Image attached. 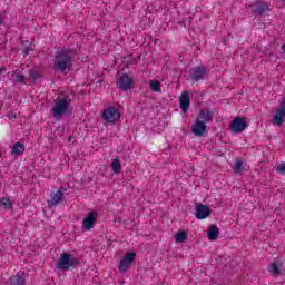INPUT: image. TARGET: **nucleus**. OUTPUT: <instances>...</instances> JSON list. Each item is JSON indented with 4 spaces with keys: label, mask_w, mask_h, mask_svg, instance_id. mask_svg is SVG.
Listing matches in <instances>:
<instances>
[{
    "label": "nucleus",
    "mask_w": 285,
    "mask_h": 285,
    "mask_svg": "<svg viewBox=\"0 0 285 285\" xmlns=\"http://www.w3.org/2000/svg\"><path fill=\"white\" fill-rule=\"evenodd\" d=\"M72 68V53L70 49L62 48L56 52L53 60V69L59 72H66Z\"/></svg>",
    "instance_id": "f257e3e1"
},
{
    "label": "nucleus",
    "mask_w": 285,
    "mask_h": 285,
    "mask_svg": "<svg viewBox=\"0 0 285 285\" xmlns=\"http://www.w3.org/2000/svg\"><path fill=\"white\" fill-rule=\"evenodd\" d=\"M70 97L67 95H60L55 100V106L51 109V115L53 119H57V121H60L62 119L63 115H67V112H70Z\"/></svg>",
    "instance_id": "f03ea898"
},
{
    "label": "nucleus",
    "mask_w": 285,
    "mask_h": 285,
    "mask_svg": "<svg viewBox=\"0 0 285 285\" xmlns=\"http://www.w3.org/2000/svg\"><path fill=\"white\" fill-rule=\"evenodd\" d=\"M79 259L71 257L68 253H62L60 259L57 263L58 271H70L72 266H77Z\"/></svg>",
    "instance_id": "7ed1b4c3"
},
{
    "label": "nucleus",
    "mask_w": 285,
    "mask_h": 285,
    "mask_svg": "<svg viewBox=\"0 0 285 285\" xmlns=\"http://www.w3.org/2000/svg\"><path fill=\"white\" fill-rule=\"evenodd\" d=\"M136 258H137L136 253H131V252L126 253L119 263V266H118L119 273L121 274L128 273V271L130 269V266H132V263L135 262Z\"/></svg>",
    "instance_id": "20e7f679"
},
{
    "label": "nucleus",
    "mask_w": 285,
    "mask_h": 285,
    "mask_svg": "<svg viewBox=\"0 0 285 285\" xmlns=\"http://www.w3.org/2000/svg\"><path fill=\"white\" fill-rule=\"evenodd\" d=\"M102 119L107 121V124H115L121 119V112L115 107H109L104 110Z\"/></svg>",
    "instance_id": "39448f33"
},
{
    "label": "nucleus",
    "mask_w": 285,
    "mask_h": 285,
    "mask_svg": "<svg viewBox=\"0 0 285 285\" xmlns=\"http://www.w3.org/2000/svg\"><path fill=\"white\" fill-rule=\"evenodd\" d=\"M132 78L128 76L127 73H124L117 82V88L119 90H122L124 92H128V90H132Z\"/></svg>",
    "instance_id": "423d86ee"
},
{
    "label": "nucleus",
    "mask_w": 285,
    "mask_h": 285,
    "mask_svg": "<svg viewBox=\"0 0 285 285\" xmlns=\"http://www.w3.org/2000/svg\"><path fill=\"white\" fill-rule=\"evenodd\" d=\"M99 214L97 212H90L82 220L83 230L89 232L91 228H95Z\"/></svg>",
    "instance_id": "0eeeda50"
},
{
    "label": "nucleus",
    "mask_w": 285,
    "mask_h": 285,
    "mask_svg": "<svg viewBox=\"0 0 285 285\" xmlns=\"http://www.w3.org/2000/svg\"><path fill=\"white\" fill-rule=\"evenodd\" d=\"M229 128L232 130V132H244V130H246V120L242 117H237L235 118L232 124L229 125Z\"/></svg>",
    "instance_id": "6e6552de"
},
{
    "label": "nucleus",
    "mask_w": 285,
    "mask_h": 285,
    "mask_svg": "<svg viewBox=\"0 0 285 285\" xmlns=\"http://www.w3.org/2000/svg\"><path fill=\"white\" fill-rule=\"evenodd\" d=\"M285 119V98L279 105V108L276 110V115L274 117V124L277 126H282Z\"/></svg>",
    "instance_id": "1a4fd4ad"
},
{
    "label": "nucleus",
    "mask_w": 285,
    "mask_h": 285,
    "mask_svg": "<svg viewBox=\"0 0 285 285\" xmlns=\"http://www.w3.org/2000/svg\"><path fill=\"white\" fill-rule=\"evenodd\" d=\"M63 190H58L57 193H52L50 195V199L47 202L49 208H55V206H59V202L63 199Z\"/></svg>",
    "instance_id": "9d476101"
},
{
    "label": "nucleus",
    "mask_w": 285,
    "mask_h": 285,
    "mask_svg": "<svg viewBox=\"0 0 285 285\" xmlns=\"http://www.w3.org/2000/svg\"><path fill=\"white\" fill-rule=\"evenodd\" d=\"M191 132L195 137H202L206 132V122L196 119L195 124L191 126Z\"/></svg>",
    "instance_id": "9b49d317"
},
{
    "label": "nucleus",
    "mask_w": 285,
    "mask_h": 285,
    "mask_svg": "<svg viewBox=\"0 0 285 285\" xmlns=\"http://www.w3.org/2000/svg\"><path fill=\"white\" fill-rule=\"evenodd\" d=\"M206 217H210V209L208 206L204 204H199L196 207V218L197 219H206Z\"/></svg>",
    "instance_id": "f8f14e48"
},
{
    "label": "nucleus",
    "mask_w": 285,
    "mask_h": 285,
    "mask_svg": "<svg viewBox=\"0 0 285 285\" xmlns=\"http://www.w3.org/2000/svg\"><path fill=\"white\" fill-rule=\"evenodd\" d=\"M179 104L183 112H188V109L190 108V96L188 95V91H183Z\"/></svg>",
    "instance_id": "ddd939ff"
},
{
    "label": "nucleus",
    "mask_w": 285,
    "mask_h": 285,
    "mask_svg": "<svg viewBox=\"0 0 285 285\" xmlns=\"http://www.w3.org/2000/svg\"><path fill=\"white\" fill-rule=\"evenodd\" d=\"M282 266H284V263H282V261H274L273 263H271L267 271L268 273H271V275H273L274 277H277V275L282 273L281 271Z\"/></svg>",
    "instance_id": "4468645a"
},
{
    "label": "nucleus",
    "mask_w": 285,
    "mask_h": 285,
    "mask_svg": "<svg viewBox=\"0 0 285 285\" xmlns=\"http://www.w3.org/2000/svg\"><path fill=\"white\" fill-rule=\"evenodd\" d=\"M206 77V68L204 67H195L191 72V79L194 81H202Z\"/></svg>",
    "instance_id": "2eb2a0df"
},
{
    "label": "nucleus",
    "mask_w": 285,
    "mask_h": 285,
    "mask_svg": "<svg viewBox=\"0 0 285 285\" xmlns=\"http://www.w3.org/2000/svg\"><path fill=\"white\" fill-rule=\"evenodd\" d=\"M11 77H12V79H13V83H20V85H23V86H26V80L28 79L27 77H26V75H23L22 72H21V70H19V69H17L16 71H13L12 73H11Z\"/></svg>",
    "instance_id": "dca6fc26"
},
{
    "label": "nucleus",
    "mask_w": 285,
    "mask_h": 285,
    "mask_svg": "<svg viewBox=\"0 0 285 285\" xmlns=\"http://www.w3.org/2000/svg\"><path fill=\"white\" fill-rule=\"evenodd\" d=\"M213 117H214L213 111H210V110H200V112H199V115L196 119H198L203 124H208V122L213 121Z\"/></svg>",
    "instance_id": "f3484780"
},
{
    "label": "nucleus",
    "mask_w": 285,
    "mask_h": 285,
    "mask_svg": "<svg viewBox=\"0 0 285 285\" xmlns=\"http://www.w3.org/2000/svg\"><path fill=\"white\" fill-rule=\"evenodd\" d=\"M207 237L209 242H215L219 237V227L210 225L207 229Z\"/></svg>",
    "instance_id": "a211bd4d"
},
{
    "label": "nucleus",
    "mask_w": 285,
    "mask_h": 285,
    "mask_svg": "<svg viewBox=\"0 0 285 285\" xmlns=\"http://www.w3.org/2000/svg\"><path fill=\"white\" fill-rule=\"evenodd\" d=\"M266 11H268V4L266 2L258 1L254 4V12L256 14H264Z\"/></svg>",
    "instance_id": "6ab92c4d"
},
{
    "label": "nucleus",
    "mask_w": 285,
    "mask_h": 285,
    "mask_svg": "<svg viewBox=\"0 0 285 285\" xmlns=\"http://www.w3.org/2000/svg\"><path fill=\"white\" fill-rule=\"evenodd\" d=\"M11 285H26V278L23 277V274H17L11 277Z\"/></svg>",
    "instance_id": "aec40b11"
},
{
    "label": "nucleus",
    "mask_w": 285,
    "mask_h": 285,
    "mask_svg": "<svg viewBox=\"0 0 285 285\" xmlns=\"http://www.w3.org/2000/svg\"><path fill=\"white\" fill-rule=\"evenodd\" d=\"M26 150V147L21 142H17L13 145V148L11 150L12 155H23V151Z\"/></svg>",
    "instance_id": "412c9836"
},
{
    "label": "nucleus",
    "mask_w": 285,
    "mask_h": 285,
    "mask_svg": "<svg viewBox=\"0 0 285 285\" xmlns=\"http://www.w3.org/2000/svg\"><path fill=\"white\" fill-rule=\"evenodd\" d=\"M149 89L151 92H161V83L157 80H151L149 82Z\"/></svg>",
    "instance_id": "4be33fe9"
},
{
    "label": "nucleus",
    "mask_w": 285,
    "mask_h": 285,
    "mask_svg": "<svg viewBox=\"0 0 285 285\" xmlns=\"http://www.w3.org/2000/svg\"><path fill=\"white\" fill-rule=\"evenodd\" d=\"M111 168L115 175H119V173H121V161L119 160V158L112 160Z\"/></svg>",
    "instance_id": "5701e85b"
},
{
    "label": "nucleus",
    "mask_w": 285,
    "mask_h": 285,
    "mask_svg": "<svg viewBox=\"0 0 285 285\" xmlns=\"http://www.w3.org/2000/svg\"><path fill=\"white\" fill-rule=\"evenodd\" d=\"M232 170L236 174L239 175L244 170V161L242 160H236L234 166L232 167Z\"/></svg>",
    "instance_id": "b1692460"
},
{
    "label": "nucleus",
    "mask_w": 285,
    "mask_h": 285,
    "mask_svg": "<svg viewBox=\"0 0 285 285\" xmlns=\"http://www.w3.org/2000/svg\"><path fill=\"white\" fill-rule=\"evenodd\" d=\"M1 206L6 208V210H10L12 208V202L8 197H3L0 199Z\"/></svg>",
    "instance_id": "393cba45"
},
{
    "label": "nucleus",
    "mask_w": 285,
    "mask_h": 285,
    "mask_svg": "<svg viewBox=\"0 0 285 285\" xmlns=\"http://www.w3.org/2000/svg\"><path fill=\"white\" fill-rule=\"evenodd\" d=\"M187 237H188V233H186V232H180V233H178V234L176 235V243H177V244H181V243H184L185 239H187Z\"/></svg>",
    "instance_id": "a878e982"
},
{
    "label": "nucleus",
    "mask_w": 285,
    "mask_h": 285,
    "mask_svg": "<svg viewBox=\"0 0 285 285\" xmlns=\"http://www.w3.org/2000/svg\"><path fill=\"white\" fill-rule=\"evenodd\" d=\"M29 77L33 79V81H37L41 76L39 75V71L37 70H30Z\"/></svg>",
    "instance_id": "bb28decb"
},
{
    "label": "nucleus",
    "mask_w": 285,
    "mask_h": 285,
    "mask_svg": "<svg viewBox=\"0 0 285 285\" xmlns=\"http://www.w3.org/2000/svg\"><path fill=\"white\" fill-rule=\"evenodd\" d=\"M276 171L279 173L281 175H285V161L278 165Z\"/></svg>",
    "instance_id": "cd10ccee"
},
{
    "label": "nucleus",
    "mask_w": 285,
    "mask_h": 285,
    "mask_svg": "<svg viewBox=\"0 0 285 285\" xmlns=\"http://www.w3.org/2000/svg\"><path fill=\"white\" fill-rule=\"evenodd\" d=\"M17 118V115H11L10 117H9V119H16Z\"/></svg>",
    "instance_id": "c85d7f7f"
},
{
    "label": "nucleus",
    "mask_w": 285,
    "mask_h": 285,
    "mask_svg": "<svg viewBox=\"0 0 285 285\" xmlns=\"http://www.w3.org/2000/svg\"><path fill=\"white\" fill-rule=\"evenodd\" d=\"M70 141H72V136H69V138H68L69 144H70Z\"/></svg>",
    "instance_id": "c756f323"
},
{
    "label": "nucleus",
    "mask_w": 285,
    "mask_h": 285,
    "mask_svg": "<svg viewBox=\"0 0 285 285\" xmlns=\"http://www.w3.org/2000/svg\"><path fill=\"white\" fill-rule=\"evenodd\" d=\"M1 72H3V69H0V75H1Z\"/></svg>",
    "instance_id": "7c9ffc66"
},
{
    "label": "nucleus",
    "mask_w": 285,
    "mask_h": 285,
    "mask_svg": "<svg viewBox=\"0 0 285 285\" xmlns=\"http://www.w3.org/2000/svg\"><path fill=\"white\" fill-rule=\"evenodd\" d=\"M282 2H284L285 0H281Z\"/></svg>",
    "instance_id": "2f4dec72"
},
{
    "label": "nucleus",
    "mask_w": 285,
    "mask_h": 285,
    "mask_svg": "<svg viewBox=\"0 0 285 285\" xmlns=\"http://www.w3.org/2000/svg\"><path fill=\"white\" fill-rule=\"evenodd\" d=\"M0 157H1V153H0Z\"/></svg>",
    "instance_id": "473e14b6"
}]
</instances>
